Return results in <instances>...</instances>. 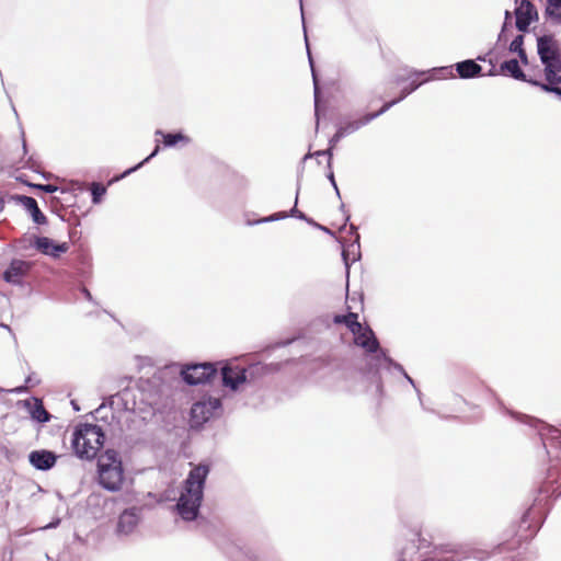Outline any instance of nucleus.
Listing matches in <instances>:
<instances>
[{"label":"nucleus","mask_w":561,"mask_h":561,"mask_svg":"<svg viewBox=\"0 0 561 561\" xmlns=\"http://www.w3.org/2000/svg\"><path fill=\"white\" fill-rule=\"evenodd\" d=\"M537 53L545 67L547 82L561 75V53L558 42L551 35H543L537 38Z\"/></svg>","instance_id":"4"},{"label":"nucleus","mask_w":561,"mask_h":561,"mask_svg":"<svg viewBox=\"0 0 561 561\" xmlns=\"http://www.w3.org/2000/svg\"><path fill=\"white\" fill-rule=\"evenodd\" d=\"M28 461L35 469L46 471L55 466L57 455L46 449L33 450L28 455Z\"/></svg>","instance_id":"13"},{"label":"nucleus","mask_w":561,"mask_h":561,"mask_svg":"<svg viewBox=\"0 0 561 561\" xmlns=\"http://www.w3.org/2000/svg\"><path fill=\"white\" fill-rule=\"evenodd\" d=\"M222 383L231 390H237L247 381V370L240 366H225L221 369Z\"/></svg>","instance_id":"11"},{"label":"nucleus","mask_w":561,"mask_h":561,"mask_svg":"<svg viewBox=\"0 0 561 561\" xmlns=\"http://www.w3.org/2000/svg\"><path fill=\"white\" fill-rule=\"evenodd\" d=\"M2 207H3V205H2V202L0 201V211L2 210Z\"/></svg>","instance_id":"44"},{"label":"nucleus","mask_w":561,"mask_h":561,"mask_svg":"<svg viewBox=\"0 0 561 561\" xmlns=\"http://www.w3.org/2000/svg\"><path fill=\"white\" fill-rule=\"evenodd\" d=\"M208 473L209 467L201 463L194 466L184 480L175 505L176 513L183 520L191 522L197 518Z\"/></svg>","instance_id":"1"},{"label":"nucleus","mask_w":561,"mask_h":561,"mask_svg":"<svg viewBox=\"0 0 561 561\" xmlns=\"http://www.w3.org/2000/svg\"><path fill=\"white\" fill-rule=\"evenodd\" d=\"M25 405L28 408V411L33 420L39 423H46L49 421L50 415L45 410L43 402L41 400L33 399V401H25Z\"/></svg>","instance_id":"18"},{"label":"nucleus","mask_w":561,"mask_h":561,"mask_svg":"<svg viewBox=\"0 0 561 561\" xmlns=\"http://www.w3.org/2000/svg\"><path fill=\"white\" fill-rule=\"evenodd\" d=\"M105 193H106L105 186H103L99 183H93L91 186V195H92L93 204H99Z\"/></svg>","instance_id":"25"},{"label":"nucleus","mask_w":561,"mask_h":561,"mask_svg":"<svg viewBox=\"0 0 561 561\" xmlns=\"http://www.w3.org/2000/svg\"><path fill=\"white\" fill-rule=\"evenodd\" d=\"M501 69L508 72L511 77L516 80L528 81L534 84L535 81L526 79L525 73L522 71L517 59H510L501 65Z\"/></svg>","instance_id":"19"},{"label":"nucleus","mask_w":561,"mask_h":561,"mask_svg":"<svg viewBox=\"0 0 561 561\" xmlns=\"http://www.w3.org/2000/svg\"><path fill=\"white\" fill-rule=\"evenodd\" d=\"M508 26H512V15L510 13V11H505V21H504V24H503V27L501 30V33L499 34V43H502V42H506L507 41V37H506V30Z\"/></svg>","instance_id":"27"},{"label":"nucleus","mask_w":561,"mask_h":561,"mask_svg":"<svg viewBox=\"0 0 561 561\" xmlns=\"http://www.w3.org/2000/svg\"><path fill=\"white\" fill-rule=\"evenodd\" d=\"M353 334L355 344L367 352L375 353L379 350V342L369 327L362 325V330H356Z\"/></svg>","instance_id":"14"},{"label":"nucleus","mask_w":561,"mask_h":561,"mask_svg":"<svg viewBox=\"0 0 561 561\" xmlns=\"http://www.w3.org/2000/svg\"><path fill=\"white\" fill-rule=\"evenodd\" d=\"M35 187L46 193H55L58 191V187L51 184H38L35 185Z\"/></svg>","instance_id":"32"},{"label":"nucleus","mask_w":561,"mask_h":561,"mask_svg":"<svg viewBox=\"0 0 561 561\" xmlns=\"http://www.w3.org/2000/svg\"><path fill=\"white\" fill-rule=\"evenodd\" d=\"M156 135H160L163 138V146L167 148H171L176 146L179 142H182L183 145H187L190 142V138L182 133H175V134H164L162 130L158 129L156 131Z\"/></svg>","instance_id":"20"},{"label":"nucleus","mask_w":561,"mask_h":561,"mask_svg":"<svg viewBox=\"0 0 561 561\" xmlns=\"http://www.w3.org/2000/svg\"><path fill=\"white\" fill-rule=\"evenodd\" d=\"M34 247L41 253L51 257H58L61 253H66L69 249L67 242L55 243L47 237H36L34 240Z\"/></svg>","instance_id":"12"},{"label":"nucleus","mask_w":561,"mask_h":561,"mask_svg":"<svg viewBox=\"0 0 561 561\" xmlns=\"http://www.w3.org/2000/svg\"><path fill=\"white\" fill-rule=\"evenodd\" d=\"M439 71H448L451 75L450 68H447V67L439 68Z\"/></svg>","instance_id":"40"},{"label":"nucleus","mask_w":561,"mask_h":561,"mask_svg":"<svg viewBox=\"0 0 561 561\" xmlns=\"http://www.w3.org/2000/svg\"><path fill=\"white\" fill-rule=\"evenodd\" d=\"M516 54L518 55V57L520 58V60H522V62H523V64H525V65H526V64L528 62V59H527V55H526L525 49H523V50H520V51H518V53H516Z\"/></svg>","instance_id":"36"},{"label":"nucleus","mask_w":561,"mask_h":561,"mask_svg":"<svg viewBox=\"0 0 561 561\" xmlns=\"http://www.w3.org/2000/svg\"><path fill=\"white\" fill-rule=\"evenodd\" d=\"M523 44H524V36L523 35H517L511 42L508 49H510L511 53H518V51L524 49Z\"/></svg>","instance_id":"29"},{"label":"nucleus","mask_w":561,"mask_h":561,"mask_svg":"<svg viewBox=\"0 0 561 561\" xmlns=\"http://www.w3.org/2000/svg\"><path fill=\"white\" fill-rule=\"evenodd\" d=\"M328 178H329V181L331 182V184L333 185V187H334V190H335V192H336L337 196H340V191H339V188H337V185H336V182H335V179H334V174H333V172H330V173H329V175H328Z\"/></svg>","instance_id":"34"},{"label":"nucleus","mask_w":561,"mask_h":561,"mask_svg":"<svg viewBox=\"0 0 561 561\" xmlns=\"http://www.w3.org/2000/svg\"><path fill=\"white\" fill-rule=\"evenodd\" d=\"M32 267V264L24 260L14 259L9 264L8 268L3 272L4 282L21 286L23 284V278L27 275Z\"/></svg>","instance_id":"10"},{"label":"nucleus","mask_w":561,"mask_h":561,"mask_svg":"<svg viewBox=\"0 0 561 561\" xmlns=\"http://www.w3.org/2000/svg\"><path fill=\"white\" fill-rule=\"evenodd\" d=\"M398 101H390L383 104V106L376 113H369L364 115L358 119H347L340 123L339 128L344 133L345 136H348L355 131H357L363 126L369 124L373 119L386 113L389 108L396 105Z\"/></svg>","instance_id":"8"},{"label":"nucleus","mask_w":561,"mask_h":561,"mask_svg":"<svg viewBox=\"0 0 561 561\" xmlns=\"http://www.w3.org/2000/svg\"><path fill=\"white\" fill-rule=\"evenodd\" d=\"M25 389H26L25 387H19V388H16V392H22V391H24Z\"/></svg>","instance_id":"41"},{"label":"nucleus","mask_w":561,"mask_h":561,"mask_svg":"<svg viewBox=\"0 0 561 561\" xmlns=\"http://www.w3.org/2000/svg\"><path fill=\"white\" fill-rule=\"evenodd\" d=\"M308 57H309V62H310V66H311V69H312V77H313V83H314V102H316V107H317L318 106L319 88H318V83H317L316 72H314V69H313L312 58H311V55H310L309 50H308Z\"/></svg>","instance_id":"30"},{"label":"nucleus","mask_w":561,"mask_h":561,"mask_svg":"<svg viewBox=\"0 0 561 561\" xmlns=\"http://www.w3.org/2000/svg\"><path fill=\"white\" fill-rule=\"evenodd\" d=\"M82 294L84 295V297L88 299V300H92V296H91V293L87 289V288H83L82 289Z\"/></svg>","instance_id":"39"},{"label":"nucleus","mask_w":561,"mask_h":561,"mask_svg":"<svg viewBox=\"0 0 561 561\" xmlns=\"http://www.w3.org/2000/svg\"><path fill=\"white\" fill-rule=\"evenodd\" d=\"M456 70L460 78L469 79L480 76L482 67L472 59L456 64Z\"/></svg>","instance_id":"17"},{"label":"nucleus","mask_w":561,"mask_h":561,"mask_svg":"<svg viewBox=\"0 0 561 561\" xmlns=\"http://www.w3.org/2000/svg\"><path fill=\"white\" fill-rule=\"evenodd\" d=\"M543 15L550 24L561 26V0H546Z\"/></svg>","instance_id":"16"},{"label":"nucleus","mask_w":561,"mask_h":561,"mask_svg":"<svg viewBox=\"0 0 561 561\" xmlns=\"http://www.w3.org/2000/svg\"><path fill=\"white\" fill-rule=\"evenodd\" d=\"M300 9H302V0H299ZM301 15L304 16V10H301Z\"/></svg>","instance_id":"42"},{"label":"nucleus","mask_w":561,"mask_h":561,"mask_svg":"<svg viewBox=\"0 0 561 561\" xmlns=\"http://www.w3.org/2000/svg\"><path fill=\"white\" fill-rule=\"evenodd\" d=\"M346 137L344 135V133L337 127V130L336 133L332 136V138L330 139V148L325 151H317L314 154L316 156H322V154H328L329 156V162H328V165L329 168H331V159H332V148L342 139Z\"/></svg>","instance_id":"23"},{"label":"nucleus","mask_w":561,"mask_h":561,"mask_svg":"<svg viewBox=\"0 0 561 561\" xmlns=\"http://www.w3.org/2000/svg\"><path fill=\"white\" fill-rule=\"evenodd\" d=\"M290 215H291V216H295V217H297V218H299V219H304V220H306V221H307V222H309V224H310V222H312V220H311V219H308L304 213L299 211V210L296 208V206L291 209Z\"/></svg>","instance_id":"33"},{"label":"nucleus","mask_w":561,"mask_h":561,"mask_svg":"<svg viewBox=\"0 0 561 561\" xmlns=\"http://www.w3.org/2000/svg\"><path fill=\"white\" fill-rule=\"evenodd\" d=\"M305 39H306V43L308 44L307 39H308V36L305 34Z\"/></svg>","instance_id":"45"},{"label":"nucleus","mask_w":561,"mask_h":561,"mask_svg":"<svg viewBox=\"0 0 561 561\" xmlns=\"http://www.w3.org/2000/svg\"><path fill=\"white\" fill-rule=\"evenodd\" d=\"M310 224H311V225H313V226H316L317 228L321 229L322 231H325V232H328V233H330V232H331L327 227H323V226H321V225H319V224H316V222H313V221H312V222H310Z\"/></svg>","instance_id":"38"},{"label":"nucleus","mask_w":561,"mask_h":561,"mask_svg":"<svg viewBox=\"0 0 561 561\" xmlns=\"http://www.w3.org/2000/svg\"><path fill=\"white\" fill-rule=\"evenodd\" d=\"M104 444L101 426L83 423L76 426L71 445L75 454L81 459H93Z\"/></svg>","instance_id":"2"},{"label":"nucleus","mask_w":561,"mask_h":561,"mask_svg":"<svg viewBox=\"0 0 561 561\" xmlns=\"http://www.w3.org/2000/svg\"><path fill=\"white\" fill-rule=\"evenodd\" d=\"M286 217H287V215L285 213H278V214L271 215L268 217L261 218V219L256 220L254 224L274 221V220H277L280 218H286Z\"/></svg>","instance_id":"31"},{"label":"nucleus","mask_w":561,"mask_h":561,"mask_svg":"<svg viewBox=\"0 0 561 561\" xmlns=\"http://www.w3.org/2000/svg\"><path fill=\"white\" fill-rule=\"evenodd\" d=\"M59 523H60V519L57 518V519L53 520L51 523H49L48 525L41 527L39 529L44 530V529L56 528L59 525Z\"/></svg>","instance_id":"35"},{"label":"nucleus","mask_w":561,"mask_h":561,"mask_svg":"<svg viewBox=\"0 0 561 561\" xmlns=\"http://www.w3.org/2000/svg\"><path fill=\"white\" fill-rule=\"evenodd\" d=\"M160 150V146L157 145L156 148L153 149V151L145 159L142 160L140 163H138L137 165L126 170L122 175L121 178H125L127 175H129L130 173H133L134 171L138 170L139 168H141L145 163H147L149 160H151L154 156L158 154Z\"/></svg>","instance_id":"26"},{"label":"nucleus","mask_w":561,"mask_h":561,"mask_svg":"<svg viewBox=\"0 0 561 561\" xmlns=\"http://www.w3.org/2000/svg\"><path fill=\"white\" fill-rule=\"evenodd\" d=\"M552 82L540 83L534 82L535 85H539L542 90L547 92H552L561 96V75L551 79Z\"/></svg>","instance_id":"22"},{"label":"nucleus","mask_w":561,"mask_h":561,"mask_svg":"<svg viewBox=\"0 0 561 561\" xmlns=\"http://www.w3.org/2000/svg\"><path fill=\"white\" fill-rule=\"evenodd\" d=\"M142 519L141 508L130 507L121 513L118 516L116 533L118 536L133 535Z\"/></svg>","instance_id":"7"},{"label":"nucleus","mask_w":561,"mask_h":561,"mask_svg":"<svg viewBox=\"0 0 561 561\" xmlns=\"http://www.w3.org/2000/svg\"><path fill=\"white\" fill-rule=\"evenodd\" d=\"M511 414H512L514 417H516L518 421H520V422H524V421H525V419H527V416H526V415L516 414V413H513V412H511Z\"/></svg>","instance_id":"37"},{"label":"nucleus","mask_w":561,"mask_h":561,"mask_svg":"<svg viewBox=\"0 0 561 561\" xmlns=\"http://www.w3.org/2000/svg\"><path fill=\"white\" fill-rule=\"evenodd\" d=\"M357 319V313L350 312L346 316L335 317V322L344 323L351 330V332L354 333L356 330L357 332L362 330V324L358 322Z\"/></svg>","instance_id":"21"},{"label":"nucleus","mask_w":561,"mask_h":561,"mask_svg":"<svg viewBox=\"0 0 561 561\" xmlns=\"http://www.w3.org/2000/svg\"><path fill=\"white\" fill-rule=\"evenodd\" d=\"M221 411V401L219 398L207 397L196 401L191 408V425L198 427L208 420L218 415Z\"/></svg>","instance_id":"5"},{"label":"nucleus","mask_w":561,"mask_h":561,"mask_svg":"<svg viewBox=\"0 0 561 561\" xmlns=\"http://www.w3.org/2000/svg\"><path fill=\"white\" fill-rule=\"evenodd\" d=\"M98 476L100 485L110 491L121 490L124 482V470L117 451L107 449L98 459Z\"/></svg>","instance_id":"3"},{"label":"nucleus","mask_w":561,"mask_h":561,"mask_svg":"<svg viewBox=\"0 0 561 561\" xmlns=\"http://www.w3.org/2000/svg\"><path fill=\"white\" fill-rule=\"evenodd\" d=\"M385 362H387L390 366H392L396 370H398L399 373H401L404 378L415 388V383H414V380L407 374V371L404 370L403 366L400 365L399 363H396L393 362L390 357H388L386 355V353L383 351L380 352Z\"/></svg>","instance_id":"24"},{"label":"nucleus","mask_w":561,"mask_h":561,"mask_svg":"<svg viewBox=\"0 0 561 561\" xmlns=\"http://www.w3.org/2000/svg\"><path fill=\"white\" fill-rule=\"evenodd\" d=\"M422 84V82H417L415 80H412L409 85H405L402 91H401V95L400 98L396 99L394 101H398V103L400 101H402L405 96H408L410 93H412L413 91H415L420 85Z\"/></svg>","instance_id":"28"},{"label":"nucleus","mask_w":561,"mask_h":561,"mask_svg":"<svg viewBox=\"0 0 561 561\" xmlns=\"http://www.w3.org/2000/svg\"><path fill=\"white\" fill-rule=\"evenodd\" d=\"M356 229H357V228H356L354 225H351V230H352V231H356Z\"/></svg>","instance_id":"43"},{"label":"nucleus","mask_w":561,"mask_h":561,"mask_svg":"<svg viewBox=\"0 0 561 561\" xmlns=\"http://www.w3.org/2000/svg\"><path fill=\"white\" fill-rule=\"evenodd\" d=\"M217 374V368L211 363L191 364L181 369L183 380L191 386L208 382Z\"/></svg>","instance_id":"6"},{"label":"nucleus","mask_w":561,"mask_h":561,"mask_svg":"<svg viewBox=\"0 0 561 561\" xmlns=\"http://www.w3.org/2000/svg\"><path fill=\"white\" fill-rule=\"evenodd\" d=\"M23 207L30 213L32 219L37 225L46 224V216L38 208L37 202L35 198L31 196H20L19 197Z\"/></svg>","instance_id":"15"},{"label":"nucleus","mask_w":561,"mask_h":561,"mask_svg":"<svg viewBox=\"0 0 561 561\" xmlns=\"http://www.w3.org/2000/svg\"><path fill=\"white\" fill-rule=\"evenodd\" d=\"M516 27L520 32H526L529 25L538 20V11L529 0H522L515 9Z\"/></svg>","instance_id":"9"}]
</instances>
